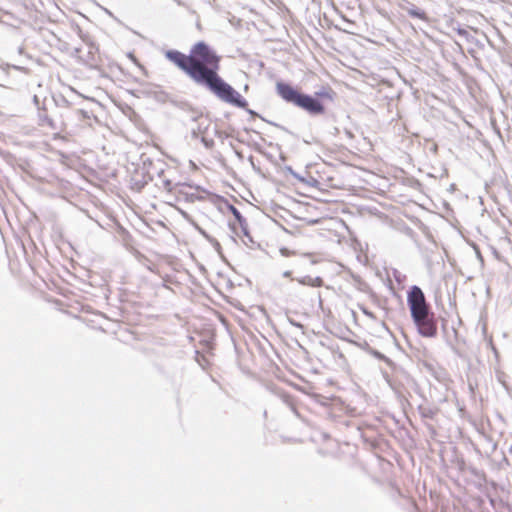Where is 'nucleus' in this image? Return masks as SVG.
<instances>
[{"instance_id":"obj_1","label":"nucleus","mask_w":512,"mask_h":512,"mask_svg":"<svg viewBox=\"0 0 512 512\" xmlns=\"http://www.w3.org/2000/svg\"><path fill=\"white\" fill-rule=\"evenodd\" d=\"M165 57L195 83L205 86L220 100L245 108L247 101L219 75L221 56L204 41L193 44L189 54L168 50Z\"/></svg>"},{"instance_id":"obj_2","label":"nucleus","mask_w":512,"mask_h":512,"mask_svg":"<svg viewBox=\"0 0 512 512\" xmlns=\"http://www.w3.org/2000/svg\"><path fill=\"white\" fill-rule=\"evenodd\" d=\"M276 91L283 100L294 104L310 114L320 115L325 112L324 105L318 99L301 93L288 83L277 82Z\"/></svg>"},{"instance_id":"obj_3","label":"nucleus","mask_w":512,"mask_h":512,"mask_svg":"<svg viewBox=\"0 0 512 512\" xmlns=\"http://www.w3.org/2000/svg\"><path fill=\"white\" fill-rule=\"evenodd\" d=\"M407 301L412 318H419L421 315H426L429 313V306L426 303L424 293L419 287H412L408 294Z\"/></svg>"},{"instance_id":"obj_4","label":"nucleus","mask_w":512,"mask_h":512,"mask_svg":"<svg viewBox=\"0 0 512 512\" xmlns=\"http://www.w3.org/2000/svg\"><path fill=\"white\" fill-rule=\"evenodd\" d=\"M418 332L424 337H434L437 334V324L430 313L413 318Z\"/></svg>"},{"instance_id":"obj_5","label":"nucleus","mask_w":512,"mask_h":512,"mask_svg":"<svg viewBox=\"0 0 512 512\" xmlns=\"http://www.w3.org/2000/svg\"><path fill=\"white\" fill-rule=\"evenodd\" d=\"M409 14L413 17H417V18H420V19H425V13L424 12H419V11H415V10H411L409 11Z\"/></svg>"},{"instance_id":"obj_6","label":"nucleus","mask_w":512,"mask_h":512,"mask_svg":"<svg viewBox=\"0 0 512 512\" xmlns=\"http://www.w3.org/2000/svg\"><path fill=\"white\" fill-rule=\"evenodd\" d=\"M307 257L311 259L312 263H318L320 261L317 254H307Z\"/></svg>"},{"instance_id":"obj_7","label":"nucleus","mask_w":512,"mask_h":512,"mask_svg":"<svg viewBox=\"0 0 512 512\" xmlns=\"http://www.w3.org/2000/svg\"><path fill=\"white\" fill-rule=\"evenodd\" d=\"M280 252H281V254H282L283 256H286V257L291 256V255H294V253H293V252L291 253L287 248H282V249L280 250Z\"/></svg>"},{"instance_id":"obj_8","label":"nucleus","mask_w":512,"mask_h":512,"mask_svg":"<svg viewBox=\"0 0 512 512\" xmlns=\"http://www.w3.org/2000/svg\"><path fill=\"white\" fill-rule=\"evenodd\" d=\"M232 209V212L233 214L235 215V217L239 220V222L241 223V215L240 213L238 212V210L234 207L231 208Z\"/></svg>"},{"instance_id":"obj_9","label":"nucleus","mask_w":512,"mask_h":512,"mask_svg":"<svg viewBox=\"0 0 512 512\" xmlns=\"http://www.w3.org/2000/svg\"><path fill=\"white\" fill-rule=\"evenodd\" d=\"M316 95L317 96H326L328 98H331L330 95H328L327 93H317Z\"/></svg>"},{"instance_id":"obj_10","label":"nucleus","mask_w":512,"mask_h":512,"mask_svg":"<svg viewBox=\"0 0 512 512\" xmlns=\"http://www.w3.org/2000/svg\"><path fill=\"white\" fill-rule=\"evenodd\" d=\"M322 283V280L320 278H317V286H320Z\"/></svg>"}]
</instances>
